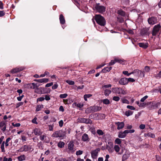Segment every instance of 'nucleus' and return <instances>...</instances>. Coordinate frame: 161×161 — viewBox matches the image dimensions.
Returning <instances> with one entry per match:
<instances>
[{
    "label": "nucleus",
    "mask_w": 161,
    "mask_h": 161,
    "mask_svg": "<svg viewBox=\"0 0 161 161\" xmlns=\"http://www.w3.org/2000/svg\"><path fill=\"white\" fill-rule=\"evenodd\" d=\"M94 19L98 24L101 26H104L106 21L104 17L100 14H97L95 16Z\"/></svg>",
    "instance_id": "obj_1"
},
{
    "label": "nucleus",
    "mask_w": 161,
    "mask_h": 161,
    "mask_svg": "<svg viewBox=\"0 0 161 161\" xmlns=\"http://www.w3.org/2000/svg\"><path fill=\"white\" fill-rule=\"evenodd\" d=\"M146 104L149 109L153 110L158 108L160 106V103L158 102H148L146 103Z\"/></svg>",
    "instance_id": "obj_2"
},
{
    "label": "nucleus",
    "mask_w": 161,
    "mask_h": 161,
    "mask_svg": "<svg viewBox=\"0 0 161 161\" xmlns=\"http://www.w3.org/2000/svg\"><path fill=\"white\" fill-rule=\"evenodd\" d=\"M66 132L62 130L55 131L52 135V137L58 138L63 137L66 135Z\"/></svg>",
    "instance_id": "obj_3"
},
{
    "label": "nucleus",
    "mask_w": 161,
    "mask_h": 161,
    "mask_svg": "<svg viewBox=\"0 0 161 161\" xmlns=\"http://www.w3.org/2000/svg\"><path fill=\"white\" fill-rule=\"evenodd\" d=\"M93 9L94 10H96L99 13H102L105 11L106 8L104 6L101 5L98 3L96 4L93 5Z\"/></svg>",
    "instance_id": "obj_4"
},
{
    "label": "nucleus",
    "mask_w": 161,
    "mask_h": 161,
    "mask_svg": "<svg viewBox=\"0 0 161 161\" xmlns=\"http://www.w3.org/2000/svg\"><path fill=\"white\" fill-rule=\"evenodd\" d=\"M112 91L113 92L118 94L125 95L126 94V91L120 87L113 88Z\"/></svg>",
    "instance_id": "obj_5"
},
{
    "label": "nucleus",
    "mask_w": 161,
    "mask_h": 161,
    "mask_svg": "<svg viewBox=\"0 0 161 161\" xmlns=\"http://www.w3.org/2000/svg\"><path fill=\"white\" fill-rule=\"evenodd\" d=\"M50 92V90H49L48 89H45L44 88L42 87L37 88L35 90V92L36 93L40 94L47 93Z\"/></svg>",
    "instance_id": "obj_6"
},
{
    "label": "nucleus",
    "mask_w": 161,
    "mask_h": 161,
    "mask_svg": "<svg viewBox=\"0 0 161 161\" xmlns=\"http://www.w3.org/2000/svg\"><path fill=\"white\" fill-rule=\"evenodd\" d=\"M74 143L72 141H70L68 144V150L69 152L73 153L76 149L74 148Z\"/></svg>",
    "instance_id": "obj_7"
},
{
    "label": "nucleus",
    "mask_w": 161,
    "mask_h": 161,
    "mask_svg": "<svg viewBox=\"0 0 161 161\" xmlns=\"http://www.w3.org/2000/svg\"><path fill=\"white\" fill-rule=\"evenodd\" d=\"M100 149L98 148L94 150H92L91 152L92 158L93 159H96L97 158L98 153L100 152Z\"/></svg>",
    "instance_id": "obj_8"
},
{
    "label": "nucleus",
    "mask_w": 161,
    "mask_h": 161,
    "mask_svg": "<svg viewBox=\"0 0 161 161\" xmlns=\"http://www.w3.org/2000/svg\"><path fill=\"white\" fill-rule=\"evenodd\" d=\"M116 62H118L122 64H125V61L119 58H116L114 60H112L109 64V65H112L115 64Z\"/></svg>",
    "instance_id": "obj_9"
},
{
    "label": "nucleus",
    "mask_w": 161,
    "mask_h": 161,
    "mask_svg": "<svg viewBox=\"0 0 161 161\" xmlns=\"http://www.w3.org/2000/svg\"><path fill=\"white\" fill-rule=\"evenodd\" d=\"M78 121L80 123H84L86 124H92V121L89 119L79 118L78 119Z\"/></svg>",
    "instance_id": "obj_10"
},
{
    "label": "nucleus",
    "mask_w": 161,
    "mask_h": 161,
    "mask_svg": "<svg viewBox=\"0 0 161 161\" xmlns=\"http://www.w3.org/2000/svg\"><path fill=\"white\" fill-rule=\"evenodd\" d=\"M31 149V147L30 146L25 145L21 147L17 150L18 152H27Z\"/></svg>",
    "instance_id": "obj_11"
},
{
    "label": "nucleus",
    "mask_w": 161,
    "mask_h": 161,
    "mask_svg": "<svg viewBox=\"0 0 161 161\" xmlns=\"http://www.w3.org/2000/svg\"><path fill=\"white\" fill-rule=\"evenodd\" d=\"M107 149L109 153H112L114 151L113 144L112 142H108L107 145Z\"/></svg>",
    "instance_id": "obj_12"
},
{
    "label": "nucleus",
    "mask_w": 161,
    "mask_h": 161,
    "mask_svg": "<svg viewBox=\"0 0 161 161\" xmlns=\"http://www.w3.org/2000/svg\"><path fill=\"white\" fill-rule=\"evenodd\" d=\"M25 69L24 67H16L11 70L10 72L12 74L16 73L18 72L23 70Z\"/></svg>",
    "instance_id": "obj_13"
},
{
    "label": "nucleus",
    "mask_w": 161,
    "mask_h": 161,
    "mask_svg": "<svg viewBox=\"0 0 161 161\" xmlns=\"http://www.w3.org/2000/svg\"><path fill=\"white\" fill-rule=\"evenodd\" d=\"M160 28V26L159 24L155 25L153 28L152 35L153 36H155L157 33L159 31V29Z\"/></svg>",
    "instance_id": "obj_14"
},
{
    "label": "nucleus",
    "mask_w": 161,
    "mask_h": 161,
    "mask_svg": "<svg viewBox=\"0 0 161 161\" xmlns=\"http://www.w3.org/2000/svg\"><path fill=\"white\" fill-rule=\"evenodd\" d=\"M157 19L154 17H152L148 19V21L149 24L153 25L157 22Z\"/></svg>",
    "instance_id": "obj_15"
},
{
    "label": "nucleus",
    "mask_w": 161,
    "mask_h": 161,
    "mask_svg": "<svg viewBox=\"0 0 161 161\" xmlns=\"http://www.w3.org/2000/svg\"><path fill=\"white\" fill-rule=\"evenodd\" d=\"M119 83L121 85H126L128 84L127 79L126 78H122L119 80Z\"/></svg>",
    "instance_id": "obj_16"
},
{
    "label": "nucleus",
    "mask_w": 161,
    "mask_h": 161,
    "mask_svg": "<svg viewBox=\"0 0 161 161\" xmlns=\"http://www.w3.org/2000/svg\"><path fill=\"white\" fill-rule=\"evenodd\" d=\"M6 128V122L4 121H2L0 122V128L3 132L5 131Z\"/></svg>",
    "instance_id": "obj_17"
},
{
    "label": "nucleus",
    "mask_w": 161,
    "mask_h": 161,
    "mask_svg": "<svg viewBox=\"0 0 161 161\" xmlns=\"http://www.w3.org/2000/svg\"><path fill=\"white\" fill-rule=\"evenodd\" d=\"M115 124L117 126V129L120 130L123 128L125 125L123 122H118L115 123Z\"/></svg>",
    "instance_id": "obj_18"
},
{
    "label": "nucleus",
    "mask_w": 161,
    "mask_h": 161,
    "mask_svg": "<svg viewBox=\"0 0 161 161\" xmlns=\"http://www.w3.org/2000/svg\"><path fill=\"white\" fill-rule=\"evenodd\" d=\"M127 133L126 131L125 130L123 132H120L119 133L118 137L120 138H124L126 137Z\"/></svg>",
    "instance_id": "obj_19"
},
{
    "label": "nucleus",
    "mask_w": 161,
    "mask_h": 161,
    "mask_svg": "<svg viewBox=\"0 0 161 161\" xmlns=\"http://www.w3.org/2000/svg\"><path fill=\"white\" fill-rule=\"evenodd\" d=\"M92 108L93 112H95L101 110L102 107L100 106H92Z\"/></svg>",
    "instance_id": "obj_20"
},
{
    "label": "nucleus",
    "mask_w": 161,
    "mask_h": 161,
    "mask_svg": "<svg viewBox=\"0 0 161 161\" xmlns=\"http://www.w3.org/2000/svg\"><path fill=\"white\" fill-rule=\"evenodd\" d=\"M33 132L35 135H40L42 134V132L41 131V130L37 128L35 129Z\"/></svg>",
    "instance_id": "obj_21"
},
{
    "label": "nucleus",
    "mask_w": 161,
    "mask_h": 161,
    "mask_svg": "<svg viewBox=\"0 0 161 161\" xmlns=\"http://www.w3.org/2000/svg\"><path fill=\"white\" fill-rule=\"evenodd\" d=\"M35 81L40 83H47L48 82V79L47 78H43L38 80L36 79L35 80Z\"/></svg>",
    "instance_id": "obj_22"
},
{
    "label": "nucleus",
    "mask_w": 161,
    "mask_h": 161,
    "mask_svg": "<svg viewBox=\"0 0 161 161\" xmlns=\"http://www.w3.org/2000/svg\"><path fill=\"white\" fill-rule=\"evenodd\" d=\"M82 139L83 141L86 142L89 141V138L88 135L86 134H84L82 136Z\"/></svg>",
    "instance_id": "obj_23"
},
{
    "label": "nucleus",
    "mask_w": 161,
    "mask_h": 161,
    "mask_svg": "<svg viewBox=\"0 0 161 161\" xmlns=\"http://www.w3.org/2000/svg\"><path fill=\"white\" fill-rule=\"evenodd\" d=\"M38 86L37 83H33L31 84H29L28 87L32 89H34L36 88Z\"/></svg>",
    "instance_id": "obj_24"
},
{
    "label": "nucleus",
    "mask_w": 161,
    "mask_h": 161,
    "mask_svg": "<svg viewBox=\"0 0 161 161\" xmlns=\"http://www.w3.org/2000/svg\"><path fill=\"white\" fill-rule=\"evenodd\" d=\"M60 23L61 24H64L65 23V20L64 16L62 14H60L59 17Z\"/></svg>",
    "instance_id": "obj_25"
},
{
    "label": "nucleus",
    "mask_w": 161,
    "mask_h": 161,
    "mask_svg": "<svg viewBox=\"0 0 161 161\" xmlns=\"http://www.w3.org/2000/svg\"><path fill=\"white\" fill-rule=\"evenodd\" d=\"M138 45L140 47H142L144 48H146L148 47V44L147 43H139Z\"/></svg>",
    "instance_id": "obj_26"
},
{
    "label": "nucleus",
    "mask_w": 161,
    "mask_h": 161,
    "mask_svg": "<svg viewBox=\"0 0 161 161\" xmlns=\"http://www.w3.org/2000/svg\"><path fill=\"white\" fill-rule=\"evenodd\" d=\"M144 136L145 137L149 136L153 138L155 137V135L154 134L152 133L151 132H149L148 133L144 134Z\"/></svg>",
    "instance_id": "obj_27"
},
{
    "label": "nucleus",
    "mask_w": 161,
    "mask_h": 161,
    "mask_svg": "<svg viewBox=\"0 0 161 161\" xmlns=\"http://www.w3.org/2000/svg\"><path fill=\"white\" fill-rule=\"evenodd\" d=\"M117 12L118 14L122 16H125V13L121 9L118 10Z\"/></svg>",
    "instance_id": "obj_28"
},
{
    "label": "nucleus",
    "mask_w": 161,
    "mask_h": 161,
    "mask_svg": "<svg viewBox=\"0 0 161 161\" xmlns=\"http://www.w3.org/2000/svg\"><path fill=\"white\" fill-rule=\"evenodd\" d=\"M112 69L111 67H106L102 70V72L103 73H106Z\"/></svg>",
    "instance_id": "obj_29"
},
{
    "label": "nucleus",
    "mask_w": 161,
    "mask_h": 161,
    "mask_svg": "<svg viewBox=\"0 0 161 161\" xmlns=\"http://www.w3.org/2000/svg\"><path fill=\"white\" fill-rule=\"evenodd\" d=\"M5 142L3 141L2 144L0 145V148L1 149V152H5V150L4 148Z\"/></svg>",
    "instance_id": "obj_30"
},
{
    "label": "nucleus",
    "mask_w": 161,
    "mask_h": 161,
    "mask_svg": "<svg viewBox=\"0 0 161 161\" xmlns=\"http://www.w3.org/2000/svg\"><path fill=\"white\" fill-rule=\"evenodd\" d=\"M130 156V154L129 153L124 154L122 158V160L125 161Z\"/></svg>",
    "instance_id": "obj_31"
},
{
    "label": "nucleus",
    "mask_w": 161,
    "mask_h": 161,
    "mask_svg": "<svg viewBox=\"0 0 161 161\" xmlns=\"http://www.w3.org/2000/svg\"><path fill=\"white\" fill-rule=\"evenodd\" d=\"M18 159L19 161L24 160L25 159V157L24 155H22L18 157Z\"/></svg>",
    "instance_id": "obj_32"
},
{
    "label": "nucleus",
    "mask_w": 161,
    "mask_h": 161,
    "mask_svg": "<svg viewBox=\"0 0 161 161\" xmlns=\"http://www.w3.org/2000/svg\"><path fill=\"white\" fill-rule=\"evenodd\" d=\"M111 92V90L109 89H105L104 90V94L105 96H108Z\"/></svg>",
    "instance_id": "obj_33"
},
{
    "label": "nucleus",
    "mask_w": 161,
    "mask_h": 161,
    "mask_svg": "<svg viewBox=\"0 0 161 161\" xmlns=\"http://www.w3.org/2000/svg\"><path fill=\"white\" fill-rule=\"evenodd\" d=\"M65 143L63 142H60L58 144V147L59 148H63L64 147Z\"/></svg>",
    "instance_id": "obj_34"
},
{
    "label": "nucleus",
    "mask_w": 161,
    "mask_h": 161,
    "mask_svg": "<svg viewBox=\"0 0 161 161\" xmlns=\"http://www.w3.org/2000/svg\"><path fill=\"white\" fill-rule=\"evenodd\" d=\"M120 149V148L119 146L118 145H115L114 146V150L115 151L117 152L118 153Z\"/></svg>",
    "instance_id": "obj_35"
},
{
    "label": "nucleus",
    "mask_w": 161,
    "mask_h": 161,
    "mask_svg": "<svg viewBox=\"0 0 161 161\" xmlns=\"http://www.w3.org/2000/svg\"><path fill=\"white\" fill-rule=\"evenodd\" d=\"M133 112L130 110H128L125 112V114L127 116H129L132 114Z\"/></svg>",
    "instance_id": "obj_36"
},
{
    "label": "nucleus",
    "mask_w": 161,
    "mask_h": 161,
    "mask_svg": "<svg viewBox=\"0 0 161 161\" xmlns=\"http://www.w3.org/2000/svg\"><path fill=\"white\" fill-rule=\"evenodd\" d=\"M43 107V106L42 105H39L36 106V111H39L41 110V109Z\"/></svg>",
    "instance_id": "obj_37"
},
{
    "label": "nucleus",
    "mask_w": 161,
    "mask_h": 161,
    "mask_svg": "<svg viewBox=\"0 0 161 161\" xmlns=\"http://www.w3.org/2000/svg\"><path fill=\"white\" fill-rule=\"evenodd\" d=\"M92 112H93L92 111V107L88 108L85 110V113L87 114H89Z\"/></svg>",
    "instance_id": "obj_38"
},
{
    "label": "nucleus",
    "mask_w": 161,
    "mask_h": 161,
    "mask_svg": "<svg viewBox=\"0 0 161 161\" xmlns=\"http://www.w3.org/2000/svg\"><path fill=\"white\" fill-rule=\"evenodd\" d=\"M92 112H93L92 111V107L88 108L85 110V113L87 114H89Z\"/></svg>",
    "instance_id": "obj_39"
},
{
    "label": "nucleus",
    "mask_w": 161,
    "mask_h": 161,
    "mask_svg": "<svg viewBox=\"0 0 161 161\" xmlns=\"http://www.w3.org/2000/svg\"><path fill=\"white\" fill-rule=\"evenodd\" d=\"M103 103L105 104H108L110 103V102L108 99H105L102 100Z\"/></svg>",
    "instance_id": "obj_40"
},
{
    "label": "nucleus",
    "mask_w": 161,
    "mask_h": 161,
    "mask_svg": "<svg viewBox=\"0 0 161 161\" xmlns=\"http://www.w3.org/2000/svg\"><path fill=\"white\" fill-rule=\"evenodd\" d=\"M92 96V95L91 94H87L85 95L84 96V100L86 101H87V98H89Z\"/></svg>",
    "instance_id": "obj_41"
},
{
    "label": "nucleus",
    "mask_w": 161,
    "mask_h": 161,
    "mask_svg": "<svg viewBox=\"0 0 161 161\" xmlns=\"http://www.w3.org/2000/svg\"><path fill=\"white\" fill-rule=\"evenodd\" d=\"M97 133L99 135H103L104 134L103 132L101 130H98L97 131Z\"/></svg>",
    "instance_id": "obj_42"
},
{
    "label": "nucleus",
    "mask_w": 161,
    "mask_h": 161,
    "mask_svg": "<svg viewBox=\"0 0 161 161\" xmlns=\"http://www.w3.org/2000/svg\"><path fill=\"white\" fill-rule=\"evenodd\" d=\"M66 82L70 85H74L75 84V82L73 81L67 80L66 81Z\"/></svg>",
    "instance_id": "obj_43"
},
{
    "label": "nucleus",
    "mask_w": 161,
    "mask_h": 161,
    "mask_svg": "<svg viewBox=\"0 0 161 161\" xmlns=\"http://www.w3.org/2000/svg\"><path fill=\"white\" fill-rule=\"evenodd\" d=\"M68 96V94L67 93H64V94H61L59 95V97L61 98H65Z\"/></svg>",
    "instance_id": "obj_44"
},
{
    "label": "nucleus",
    "mask_w": 161,
    "mask_h": 161,
    "mask_svg": "<svg viewBox=\"0 0 161 161\" xmlns=\"http://www.w3.org/2000/svg\"><path fill=\"white\" fill-rule=\"evenodd\" d=\"M48 129L49 131H53V128L54 127L53 124L52 125H48Z\"/></svg>",
    "instance_id": "obj_45"
},
{
    "label": "nucleus",
    "mask_w": 161,
    "mask_h": 161,
    "mask_svg": "<svg viewBox=\"0 0 161 161\" xmlns=\"http://www.w3.org/2000/svg\"><path fill=\"white\" fill-rule=\"evenodd\" d=\"M115 143L118 144H120L121 143V141L120 139L118 138H116L115 141Z\"/></svg>",
    "instance_id": "obj_46"
},
{
    "label": "nucleus",
    "mask_w": 161,
    "mask_h": 161,
    "mask_svg": "<svg viewBox=\"0 0 161 161\" xmlns=\"http://www.w3.org/2000/svg\"><path fill=\"white\" fill-rule=\"evenodd\" d=\"M113 99L114 101L117 102L119 100L120 98L118 96H114L113 97Z\"/></svg>",
    "instance_id": "obj_47"
},
{
    "label": "nucleus",
    "mask_w": 161,
    "mask_h": 161,
    "mask_svg": "<svg viewBox=\"0 0 161 161\" xmlns=\"http://www.w3.org/2000/svg\"><path fill=\"white\" fill-rule=\"evenodd\" d=\"M83 153V151L80 150H79L77 151L76 153V154L77 155H79L82 154Z\"/></svg>",
    "instance_id": "obj_48"
},
{
    "label": "nucleus",
    "mask_w": 161,
    "mask_h": 161,
    "mask_svg": "<svg viewBox=\"0 0 161 161\" xmlns=\"http://www.w3.org/2000/svg\"><path fill=\"white\" fill-rule=\"evenodd\" d=\"M148 97L147 95L145 96L144 97L142 98L140 100L141 102H144Z\"/></svg>",
    "instance_id": "obj_49"
},
{
    "label": "nucleus",
    "mask_w": 161,
    "mask_h": 161,
    "mask_svg": "<svg viewBox=\"0 0 161 161\" xmlns=\"http://www.w3.org/2000/svg\"><path fill=\"white\" fill-rule=\"evenodd\" d=\"M125 130L126 131V133H127V134L128 133H133L135 131V130L134 129L130 130Z\"/></svg>",
    "instance_id": "obj_50"
},
{
    "label": "nucleus",
    "mask_w": 161,
    "mask_h": 161,
    "mask_svg": "<svg viewBox=\"0 0 161 161\" xmlns=\"http://www.w3.org/2000/svg\"><path fill=\"white\" fill-rule=\"evenodd\" d=\"M127 108H128L132 110H135V108L133 106H132L127 105Z\"/></svg>",
    "instance_id": "obj_51"
},
{
    "label": "nucleus",
    "mask_w": 161,
    "mask_h": 161,
    "mask_svg": "<svg viewBox=\"0 0 161 161\" xmlns=\"http://www.w3.org/2000/svg\"><path fill=\"white\" fill-rule=\"evenodd\" d=\"M111 85L110 84L108 85H105L103 86L102 88L103 89H104V88H108L109 87H111Z\"/></svg>",
    "instance_id": "obj_52"
},
{
    "label": "nucleus",
    "mask_w": 161,
    "mask_h": 161,
    "mask_svg": "<svg viewBox=\"0 0 161 161\" xmlns=\"http://www.w3.org/2000/svg\"><path fill=\"white\" fill-rule=\"evenodd\" d=\"M23 102H19L16 104V108H18L19 107V106H20L23 105Z\"/></svg>",
    "instance_id": "obj_53"
},
{
    "label": "nucleus",
    "mask_w": 161,
    "mask_h": 161,
    "mask_svg": "<svg viewBox=\"0 0 161 161\" xmlns=\"http://www.w3.org/2000/svg\"><path fill=\"white\" fill-rule=\"evenodd\" d=\"M128 80V83L129 82H134L135 81V80L132 78H129L128 79H127Z\"/></svg>",
    "instance_id": "obj_54"
},
{
    "label": "nucleus",
    "mask_w": 161,
    "mask_h": 161,
    "mask_svg": "<svg viewBox=\"0 0 161 161\" xmlns=\"http://www.w3.org/2000/svg\"><path fill=\"white\" fill-rule=\"evenodd\" d=\"M145 105L147 106V104L146 103H140V104L139 105V107H144Z\"/></svg>",
    "instance_id": "obj_55"
},
{
    "label": "nucleus",
    "mask_w": 161,
    "mask_h": 161,
    "mask_svg": "<svg viewBox=\"0 0 161 161\" xmlns=\"http://www.w3.org/2000/svg\"><path fill=\"white\" fill-rule=\"evenodd\" d=\"M58 84L57 83H56L54 84V85L52 86V88L53 89H55L58 88Z\"/></svg>",
    "instance_id": "obj_56"
},
{
    "label": "nucleus",
    "mask_w": 161,
    "mask_h": 161,
    "mask_svg": "<svg viewBox=\"0 0 161 161\" xmlns=\"http://www.w3.org/2000/svg\"><path fill=\"white\" fill-rule=\"evenodd\" d=\"M83 105H84V104L83 103H79L77 104L76 106L77 107H78L80 108H81L83 107Z\"/></svg>",
    "instance_id": "obj_57"
},
{
    "label": "nucleus",
    "mask_w": 161,
    "mask_h": 161,
    "mask_svg": "<svg viewBox=\"0 0 161 161\" xmlns=\"http://www.w3.org/2000/svg\"><path fill=\"white\" fill-rule=\"evenodd\" d=\"M122 102L124 103H126L127 104H129V101L127 99H124L122 100Z\"/></svg>",
    "instance_id": "obj_58"
},
{
    "label": "nucleus",
    "mask_w": 161,
    "mask_h": 161,
    "mask_svg": "<svg viewBox=\"0 0 161 161\" xmlns=\"http://www.w3.org/2000/svg\"><path fill=\"white\" fill-rule=\"evenodd\" d=\"M150 70V68L149 67L146 66L145 68V70L147 72H148Z\"/></svg>",
    "instance_id": "obj_59"
},
{
    "label": "nucleus",
    "mask_w": 161,
    "mask_h": 161,
    "mask_svg": "<svg viewBox=\"0 0 161 161\" xmlns=\"http://www.w3.org/2000/svg\"><path fill=\"white\" fill-rule=\"evenodd\" d=\"M5 14V13L3 11H0V17L3 16Z\"/></svg>",
    "instance_id": "obj_60"
},
{
    "label": "nucleus",
    "mask_w": 161,
    "mask_h": 161,
    "mask_svg": "<svg viewBox=\"0 0 161 161\" xmlns=\"http://www.w3.org/2000/svg\"><path fill=\"white\" fill-rule=\"evenodd\" d=\"M63 124H64V122H63V120H60L59 122V126L60 127H62L63 126Z\"/></svg>",
    "instance_id": "obj_61"
},
{
    "label": "nucleus",
    "mask_w": 161,
    "mask_h": 161,
    "mask_svg": "<svg viewBox=\"0 0 161 161\" xmlns=\"http://www.w3.org/2000/svg\"><path fill=\"white\" fill-rule=\"evenodd\" d=\"M123 73L125 75H127L128 76L130 75V74H129V73H128V71H123Z\"/></svg>",
    "instance_id": "obj_62"
},
{
    "label": "nucleus",
    "mask_w": 161,
    "mask_h": 161,
    "mask_svg": "<svg viewBox=\"0 0 161 161\" xmlns=\"http://www.w3.org/2000/svg\"><path fill=\"white\" fill-rule=\"evenodd\" d=\"M145 125L141 124L139 126V128L143 130L145 128Z\"/></svg>",
    "instance_id": "obj_63"
},
{
    "label": "nucleus",
    "mask_w": 161,
    "mask_h": 161,
    "mask_svg": "<svg viewBox=\"0 0 161 161\" xmlns=\"http://www.w3.org/2000/svg\"><path fill=\"white\" fill-rule=\"evenodd\" d=\"M46 137V136L45 135H42L40 136V139L42 141L44 140Z\"/></svg>",
    "instance_id": "obj_64"
}]
</instances>
